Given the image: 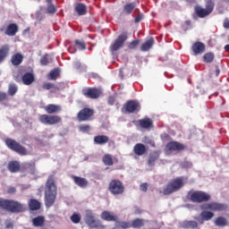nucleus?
<instances>
[{"label": "nucleus", "mask_w": 229, "mask_h": 229, "mask_svg": "<svg viewBox=\"0 0 229 229\" xmlns=\"http://www.w3.org/2000/svg\"><path fill=\"white\" fill-rule=\"evenodd\" d=\"M169 134H167V133H164V134H162L161 135V139H162V140H165V139H169Z\"/></svg>", "instance_id": "13d9d810"}, {"label": "nucleus", "mask_w": 229, "mask_h": 229, "mask_svg": "<svg viewBox=\"0 0 229 229\" xmlns=\"http://www.w3.org/2000/svg\"><path fill=\"white\" fill-rule=\"evenodd\" d=\"M94 109L90 107H84L77 114V120L79 123H87L94 119Z\"/></svg>", "instance_id": "6e6552de"}, {"label": "nucleus", "mask_w": 229, "mask_h": 229, "mask_svg": "<svg viewBox=\"0 0 229 229\" xmlns=\"http://www.w3.org/2000/svg\"><path fill=\"white\" fill-rule=\"evenodd\" d=\"M216 226H226L228 225V220L225 216H218L215 220Z\"/></svg>", "instance_id": "c9c22d12"}, {"label": "nucleus", "mask_w": 229, "mask_h": 229, "mask_svg": "<svg viewBox=\"0 0 229 229\" xmlns=\"http://www.w3.org/2000/svg\"><path fill=\"white\" fill-rule=\"evenodd\" d=\"M92 128L89 124H82L79 126V131H81L82 133H89Z\"/></svg>", "instance_id": "a18cd8bd"}, {"label": "nucleus", "mask_w": 229, "mask_h": 229, "mask_svg": "<svg viewBox=\"0 0 229 229\" xmlns=\"http://www.w3.org/2000/svg\"><path fill=\"white\" fill-rule=\"evenodd\" d=\"M74 10L78 15H87V5L84 4H76Z\"/></svg>", "instance_id": "c756f323"}, {"label": "nucleus", "mask_w": 229, "mask_h": 229, "mask_svg": "<svg viewBox=\"0 0 229 229\" xmlns=\"http://www.w3.org/2000/svg\"><path fill=\"white\" fill-rule=\"evenodd\" d=\"M58 76H60V70L55 69L49 72L48 80H58Z\"/></svg>", "instance_id": "c03bdc74"}, {"label": "nucleus", "mask_w": 229, "mask_h": 229, "mask_svg": "<svg viewBox=\"0 0 229 229\" xmlns=\"http://www.w3.org/2000/svg\"><path fill=\"white\" fill-rule=\"evenodd\" d=\"M155 44V39L153 38H150L148 40L145 41L141 45V51L146 52L149 51L153 47V45Z\"/></svg>", "instance_id": "2f4dec72"}, {"label": "nucleus", "mask_w": 229, "mask_h": 229, "mask_svg": "<svg viewBox=\"0 0 229 229\" xmlns=\"http://www.w3.org/2000/svg\"><path fill=\"white\" fill-rule=\"evenodd\" d=\"M17 90H19L17 84L11 83L9 85V89L7 92L9 96H14L15 94H17Z\"/></svg>", "instance_id": "a19ab883"}, {"label": "nucleus", "mask_w": 229, "mask_h": 229, "mask_svg": "<svg viewBox=\"0 0 229 229\" xmlns=\"http://www.w3.org/2000/svg\"><path fill=\"white\" fill-rule=\"evenodd\" d=\"M203 208H205V210H212L213 212H223V210H226L228 207L226 206V204L210 202V203L205 204L203 206Z\"/></svg>", "instance_id": "2eb2a0df"}, {"label": "nucleus", "mask_w": 229, "mask_h": 229, "mask_svg": "<svg viewBox=\"0 0 229 229\" xmlns=\"http://www.w3.org/2000/svg\"><path fill=\"white\" fill-rule=\"evenodd\" d=\"M24 60L22 54L16 53L11 57V62L14 66L21 65Z\"/></svg>", "instance_id": "c85d7f7f"}, {"label": "nucleus", "mask_w": 229, "mask_h": 229, "mask_svg": "<svg viewBox=\"0 0 229 229\" xmlns=\"http://www.w3.org/2000/svg\"><path fill=\"white\" fill-rule=\"evenodd\" d=\"M16 191L15 187H10L7 190V194H15Z\"/></svg>", "instance_id": "6e6d98bb"}, {"label": "nucleus", "mask_w": 229, "mask_h": 229, "mask_svg": "<svg viewBox=\"0 0 229 229\" xmlns=\"http://www.w3.org/2000/svg\"><path fill=\"white\" fill-rule=\"evenodd\" d=\"M45 112L52 115V114H58L62 112V106L55 104H49L44 107Z\"/></svg>", "instance_id": "6ab92c4d"}, {"label": "nucleus", "mask_w": 229, "mask_h": 229, "mask_svg": "<svg viewBox=\"0 0 229 229\" xmlns=\"http://www.w3.org/2000/svg\"><path fill=\"white\" fill-rule=\"evenodd\" d=\"M108 191L113 196H121L124 194V184L120 180L113 179L109 182Z\"/></svg>", "instance_id": "423d86ee"}, {"label": "nucleus", "mask_w": 229, "mask_h": 229, "mask_svg": "<svg viewBox=\"0 0 229 229\" xmlns=\"http://www.w3.org/2000/svg\"><path fill=\"white\" fill-rule=\"evenodd\" d=\"M186 26H191V20L185 21Z\"/></svg>", "instance_id": "e2e57ef3"}, {"label": "nucleus", "mask_w": 229, "mask_h": 229, "mask_svg": "<svg viewBox=\"0 0 229 229\" xmlns=\"http://www.w3.org/2000/svg\"><path fill=\"white\" fill-rule=\"evenodd\" d=\"M85 223L89 226V228H105V225L101 224V222L96 220V216L91 211H88L85 216Z\"/></svg>", "instance_id": "4468645a"}, {"label": "nucleus", "mask_w": 229, "mask_h": 229, "mask_svg": "<svg viewBox=\"0 0 229 229\" xmlns=\"http://www.w3.org/2000/svg\"><path fill=\"white\" fill-rule=\"evenodd\" d=\"M108 105H114L115 103V97H109L107 100Z\"/></svg>", "instance_id": "5fc2aeb1"}, {"label": "nucleus", "mask_w": 229, "mask_h": 229, "mask_svg": "<svg viewBox=\"0 0 229 229\" xmlns=\"http://www.w3.org/2000/svg\"><path fill=\"white\" fill-rule=\"evenodd\" d=\"M19 32V26L17 23H11L7 25L5 30H4V35H7V37H15L17 33Z\"/></svg>", "instance_id": "f3484780"}, {"label": "nucleus", "mask_w": 229, "mask_h": 229, "mask_svg": "<svg viewBox=\"0 0 229 229\" xmlns=\"http://www.w3.org/2000/svg\"><path fill=\"white\" fill-rule=\"evenodd\" d=\"M134 21H135V22H140V21H142V16H140V15L136 16Z\"/></svg>", "instance_id": "bf43d9fd"}, {"label": "nucleus", "mask_w": 229, "mask_h": 229, "mask_svg": "<svg viewBox=\"0 0 229 229\" xmlns=\"http://www.w3.org/2000/svg\"><path fill=\"white\" fill-rule=\"evenodd\" d=\"M206 10L210 13L214 12V8H216V3L214 0H207L205 4Z\"/></svg>", "instance_id": "e433bc0d"}, {"label": "nucleus", "mask_w": 229, "mask_h": 229, "mask_svg": "<svg viewBox=\"0 0 229 229\" xmlns=\"http://www.w3.org/2000/svg\"><path fill=\"white\" fill-rule=\"evenodd\" d=\"M183 177H177L172 180L163 190L164 196H169L173 192H177L182 187H183Z\"/></svg>", "instance_id": "39448f33"}, {"label": "nucleus", "mask_w": 229, "mask_h": 229, "mask_svg": "<svg viewBox=\"0 0 229 229\" xmlns=\"http://www.w3.org/2000/svg\"><path fill=\"white\" fill-rule=\"evenodd\" d=\"M133 10H135V3H127L123 5V13L125 15H131Z\"/></svg>", "instance_id": "473e14b6"}, {"label": "nucleus", "mask_w": 229, "mask_h": 229, "mask_svg": "<svg viewBox=\"0 0 229 229\" xmlns=\"http://www.w3.org/2000/svg\"><path fill=\"white\" fill-rule=\"evenodd\" d=\"M165 149L173 153V151H184V149H187V147L178 141H170L166 144Z\"/></svg>", "instance_id": "dca6fc26"}, {"label": "nucleus", "mask_w": 229, "mask_h": 229, "mask_svg": "<svg viewBox=\"0 0 229 229\" xmlns=\"http://www.w3.org/2000/svg\"><path fill=\"white\" fill-rule=\"evenodd\" d=\"M144 226V219L135 218L132 222L118 223L117 227L122 229L128 228H142Z\"/></svg>", "instance_id": "ddd939ff"}, {"label": "nucleus", "mask_w": 229, "mask_h": 229, "mask_svg": "<svg viewBox=\"0 0 229 229\" xmlns=\"http://www.w3.org/2000/svg\"><path fill=\"white\" fill-rule=\"evenodd\" d=\"M148 183L144 182L140 184V191H142V192H148Z\"/></svg>", "instance_id": "864d4df0"}, {"label": "nucleus", "mask_w": 229, "mask_h": 229, "mask_svg": "<svg viewBox=\"0 0 229 229\" xmlns=\"http://www.w3.org/2000/svg\"><path fill=\"white\" fill-rule=\"evenodd\" d=\"M191 49L195 55H202L205 53V45L201 41H197L192 45Z\"/></svg>", "instance_id": "aec40b11"}, {"label": "nucleus", "mask_w": 229, "mask_h": 229, "mask_svg": "<svg viewBox=\"0 0 229 229\" xmlns=\"http://www.w3.org/2000/svg\"><path fill=\"white\" fill-rule=\"evenodd\" d=\"M220 72H221V70H219V68L216 67V76H219Z\"/></svg>", "instance_id": "680f3d73"}, {"label": "nucleus", "mask_w": 229, "mask_h": 229, "mask_svg": "<svg viewBox=\"0 0 229 229\" xmlns=\"http://www.w3.org/2000/svg\"><path fill=\"white\" fill-rule=\"evenodd\" d=\"M25 169L30 173V174H35V162L25 164Z\"/></svg>", "instance_id": "79ce46f5"}, {"label": "nucleus", "mask_w": 229, "mask_h": 229, "mask_svg": "<svg viewBox=\"0 0 229 229\" xmlns=\"http://www.w3.org/2000/svg\"><path fill=\"white\" fill-rule=\"evenodd\" d=\"M8 94L5 92H0V101H7Z\"/></svg>", "instance_id": "603ef678"}, {"label": "nucleus", "mask_w": 229, "mask_h": 229, "mask_svg": "<svg viewBox=\"0 0 229 229\" xmlns=\"http://www.w3.org/2000/svg\"><path fill=\"white\" fill-rule=\"evenodd\" d=\"M138 123L140 128H143L144 130H148L153 126V120L148 117L139 120Z\"/></svg>", "instance_id": "a878e982"}, {"label": "nucleus", "mask_w": 229, "mask_h": 229, "mask_svg": "<svg viewBox=\"0 0 229 229\" xmlns=\"http://www.w3.org/2000/svg\"><path fill=\"white\" fill-rule=\"evenodd\" d=\"M21 81L23 85H31L35 82V74L33 72H28L21 77Z\"/></svg>", "instance_id": "412c9836"}, {"label": "nucleus", "mask_w": 229, "mask_h": 229, "mask_svg": "<svg viewBox=\"0 0 229 229\" xmlns=\"http://www.w3.org/2000/svg\"><path fill=\"white\" fill-rule=\"evenodd\" d=\"M72 180H73V182L75 185L78 187H81V189H86V187L89 185V181L83 177L76 176V175H72L71 176Z\"/></svg>", "instance_id": "a211bd4d"}, {"label": "nucleus", "mask_w": 229, "mask_h": 229, "mask_svg": "<svg viewBox=\"0 0 229 229\" xmlns=\"http://www.w3.org/2000/svg\"><path fill=\"white\" fill-rule=\"evenodd\" d=\"M0 208L2 210H6L12 214H21V212H26V207L24 204L8 199L0 198Z\"/></svg>", "instance_id": "f03ea898"}, {"label": "nucleus", "mask_w": 229, "mask_h": 229, "mask_svg": "<svg viewBox=\"0 0 229 229\" xmlns=\"http://www.w3.org/2000/svg\"><path fill=\"white\" fill-rule=\"evenodd\" d=\"M4 144L9 149H11V151H14V153H18V155H21V157H26V155H28V149L12 138L5 139Z\"/></svg>", "instance_id": "20e7f679"}, {"label": "nucleus", "mask_w": 229, "mask_h": 229, "mask_svg": "<svg viewBox=\"0 0 229 229\" xmlns=\"http://www.w3.org/2000/svg\"><path fill=\"white\" fill-rule=\"evenodd\" d=\"M225 50L227 53H229V45H226V46L225 47Z\"/></svg>", "instance_id": "0e129e2a"}, {"label": "nucleus", "mask_w": 229, "mask_h": 229, "mask_svg": "<svg viewBox=\"0 0 229 229\" xmlns=\"http://www.w3.org/2000/svg\"><path fill=\"white\" fill-rule=\"evenodd\" d=\"M140 44V41L139 39L132 40L129 45L128 48L129 49H137V47Z\"/></svg>", "instance_id": "de8ad7c7"}, {"label": "nucleus", "mask_w": 229, "mask_h": 229, "mask_svg": "<svg viewBox=\"0 0 229 229\" xmlns=\"http://www.w3.org/2000/svg\"><path fill=\"white\" fill-rule=\"evenodd\" d=\"M40 64L42 65H47L49 64V55H43L40 59Z\"/></svg>", "instance_id": "3c124183"}, {"label": "nucleus", "mask_w": 229, "mask_h": 229, "mask_svg": "<svg viewBox=\"0 0 229 229\" xmlns=\"http://www.w3.org/2000/svg\"><path fill=\"white\" fill-rule=\"evenodd\" d=\"M200 216L202 221H210L214 217V213L212 211H202Z\"/></svg>", "instance_id": "4c0bfd02"}, {"label": "nucleus", "mask_w": 229, "mask_h": 229, "mask_svg": "<svg viewBox=\"0 0 229 229\" xmlns=\"http://www.w3.org/2000/svg\"><path fill=\"white\" fill-rule=\"evenodd\" d=\"M75 46L81 51H85V49H87V45L85 44V41H83V40L76 39Z\"/></svg>", "instance_id": "37998d69"}, {"label": "nucleus", "mask_w": 229, "mask_h": 229, "mask_svg": "<svg viewBox=\"0 0 229 229\" xmlns=\"http://www.w3.org/2000/svg\"><path fill=\"white\" fill-rule=\"evenodd\" d=\"M214 54H212V52L209 53H206L203 55V62L204 64H212L214 62Z\"/></svg>", "instance_id": "58836bf2"}, {"label": "nucleus", "mask_w": 229, "mask_h": 229, "mask_svg": "<svg viewBox=\"0 0 229 229\" xmlns=\"http://www.w3.org/2000/svg\"><path fill=\"white\" fill-rule=\"evenodd\" d=\"M45 223H46V217H44L43 216H38L32 219V225L33 226H36V227H42L44 226Z\"/></svg>", "instance_id": "7c9ffc66"}, {"label": "nucleus", "mask_w": 229, "mask_h": 229, "mask_svg": "<svg viewBox=\"0 0 229 229\" xmlns=\"http://www.w3.org/2000/svg\"><path fill=\"white\" fill-rule=\"evenodd\" d=\"M7 169L10 173H19L21 171V164L18 161H11L8 163Z\"/></svg>", "instance_id": "cd10ccee"}, {"label": "nucleus", "mask_w": 229, "mask_h": 229, "mask_svg": "<svg viewBox=\"0 0 229 229\" xmlns=\"http://www.w3.org/2000/svg\"><path fill=\"white\" fill-rule=\"evenodd\" d=\"M40 207H42V204L37 199H30L29 200V208L32 212H35V210H40Z\"/></svg>", "instance_id": "bb28decb"}, {"label": "nucleus", "mask_w": 229, "mask_h": 229, "mask_svg": "<svg viewBox=\"0 0 229 229\" xmlns=\"http://www.w3.org/2000/svg\"><path fill=\"white\" fill-rule=\"evenodd\" d=\"M10 55V45L5 44L0 47V64Z\"/></svg>", "instance_id": "393cba45"}, {"label": "nucleus", "mask_w": 229, "mask_h": 229, "mask_svg": "<svg viewBox=\"0 0 229 229\" xmlns=\"http://www.w3.org/2000/svg\"><path fill=\"white\" fill-rule=\"evenodd\" d=\"M182 228H198V222L194 220H185L184 222H182Z\"/></svg>", "instance_id": "f704fd0d"}, {"label": "nucleus", "mask_w": 229, "mask_h": 229, "mask_svg": "<svg viewBox=\"0 0 229 229\" xmlns=\"http://www.w3.org/2000/svg\"><path fill=\"white\" fill-rule=\"evenodd\" d=\"M0 31H2V32L4 31V29H0Z\"/></svg>", "instance_id": "338daca9"}, {"label": "nucleus", "mask_w": 229, "mask_h": 229, "mask_svg": "<svg viewBox=\"0 0 229 229\" xmlns=\"http://www.w3.org/2000/svg\"><path fill=\"white\" fill-rule=\"evenodd\" d=\"M186 199L191 203H207L212 199V197L203 191H190L186 195Z\"/></svg>", "instance_id": "7ed1b4c3"}, {"label": "nucleus", "mask_w": 229, "mask_h": 229, "mask_svg": "<svg viewBox=\"0 0 229 229\" xmlns=\"http://www.w3.org/2000/svg\"><path fill=\"white\" fill-rule=\"evenodd\" d=\"M140 103L137 100H128L123 106V114H139L140 112Z\"/></svg>", "instance_id": "0eeeda50"}, {"label": "nucleus", "mask_w": 229, "mask_h": 229, "mask_svg": "<svg viewBox=\"0 0 229 229\" xmlns=\"http://www.w3.org/2000/svg\"><path fill=\"white\" fill-rule=\"evenodd\" d=\"M56 196H58V188L55 177L49 176L45 185V207L47 208H51L55 205Z\"/></svg>", "instance_id": "f257e3e1"}, {"label": "nucleus", "mask_w": 229, "mask_h": 229, "mask_svg": "<svg viewBox=\"0 0 229 229\" xmlns=\"http://www.w3.org/2000/svg\"><path fill=\"white\" fill-rule=\"evenodd\" d=\"M160 157V154H158V151H154L150 153L148 160V165H155V162L158 160V157Z\"/></svg>", "instance_id": "72a5a7b5"}, {"label": "nucleus", "mask_w": 229, "mask_h": 229, "mask_svg": "<svg viewBox=\"0 0 229 229\" xmlns=\"http://www.w3.org/2000/svg\"><path fill=\"white\" fill-rule=\"evenodd\" d=\"M194 10L197 17H199V19H205V17H208V15H210L208 10L201 7V5H196Z\"/></svg>", "instance_id": "b1692460"}, {"label": "nucleus", "mask_w": 229, "mask_h": 229, "mask_svg": "<svg viewBox=\"0 0 229 229\" xmlns=\"http://www.w3.org/2000/svg\"><path fill=\"white\" fill-rule=\"evenodd\" d=\"M103 91L99 88H84L82 95L89 99H99Z\"/></svg>", "instance_id": "f8f14e48"}, {"label": "nucleus", "mask_w": 229, "mask_h": 229, "mask_svg": "<svg viewBox=\"0 0 229 229\" xmlns=\"http://www.w3.org/2000/svg\"><path fill=\"white\" fill-rule=\"evenodd\" d=\"M48 4H53V0H46Z\"/></svg>", "instance_id": "69168bd1"}, {"label": "nucleus", "mask_w": 229, "mask_h": 229, "mask_svg": "<svg viewBox=\"0 0 229 229\" xmlns=\"http://www.w3.org/2000/svg\"><path fill=\"white\" fill-rule=\"evenodd\" d=\"M110 138L106 135H97L94 137V144L98 146H105V144H108Z\"/></svg>", "instance_id": "5701e85b"}, {"label": "nucleus", "mask_w": 229, "mask_h": 229, "mask_svg": "<svg viewBox=\"0 0 229 229\" xmlns=\"http://www.w3.org/2000/svg\"><path fill=\"white\" fill-rule=\"evenodd\" d=\"M100 219L102 221H107V223H114L115 229H122V227H118V223H123V221H119V216L115 215L114 212H110L108 210H105L100 214Z\"/></svg>", "instance_id": "9b49d317"}, {"label": "nucleus", "mask_w": 229, "mask_h": 229, "mask_svg": "<svg viewBox=\"0 0 229 229\" xmlns=\"http://www.w3.org/2000/svg\"><path fill=\"white\" fill-rule=\"evenodd\" d=\"M148 149L146 148V145L142 143H137L133 147V153L137 155L138 157H142V155H146V152Z\"/></svg>", "instance_id": "4be33fe9"}, {"label": "nucleus", "mask_w": 229, "mask_h": 229, "mask_svg": "<svg viewBox=\"0 0 229 229\" xmlns=\"http://www.w3.org/2000/svg\"><path fill=\"white\" fill-rule=\"evenodd\" d=\"M224 28H226V29L229 28V21H228V20H226V21L224 22Z\"/></svg>", "instance_id": "052dcab7"}, {"label": "nucleus", "mask_w": 229, "mask_h": 229, "mask_svg": "<svg viewBox=\"0 0 229 229\" xmlns=\"http://www.w3.org/2000/svg\"><path fill=\"white\" fill-rule=\"evenodd\" d=\"M71 221H72L75 225H78V223H80V221H81V216L80 215L74 213L71 216Z\"/></svg>", "instance_id": "09e8293b"}, {"label": "nucleus", "mask_w": 229, "mask_h": 229, "mask_svg": "<svg viewBox=\"0 0 229 229\" xmlns=\"http://www.w3.org/2000/svg\"><path fill=\"white\" fill-rule=\"evenodd\" d=\"M128 40V32L124 31L118 36V38L114 40V42L110 46L111 53H115V51H119L121 47H124V43Z\"/></svg>", "instance_id": "9d476101"}, {"label": "nucleus", "mask_w": 229, "mask_h": 229, "mask_svg": "<svg viewBox=\"0 0 229 229\" xmlns=\"http://www.w3.org/2000/svg\"><path fill=\"white\" fill-rule=\"evenodd\" d=\"M47 12L51 15H54V13H56V6H55L53 4H48L47 7Z\"/></svg>", "instance_id": "49530a36"}, {"label": "nucleus", "mask_w": 229, "mask_h": 229, "mask_svg": "<svg viewBox=\"0 0 229 229\" xmlns=\"http://www.w3.org/2000/svg\"><path fill=\"white\" fill-rule=\"evenodd\" d=\"M102 162L105 165H114V159L110 154H106L102 158Z\"/></svg>", "instance_id": "ea45409f"}, {"label": "nucleus", "mask_w": 229, "mask_h": 229, "mask_svg": "<svg viewBox=\"0 0 229 229\" xmlns=\"http://www.w3.org/2000/svg\"><path fill=\"white\" fill-rule=\"evenodd\" d=\"M42 89H44L45 90H51V89H55V84L51 82H44Z\"/></svg>", "instance_id": "8fccbe9b"}, {"label": "nucleus", "mask_w": 229, "mask_h": 229, "mask_svg": "<svg viewBox=\"0 0 229 229\" xmlns=\"http://www.w3.org/2000/svg\"><path fill=\"white\" fill-rule=\"evenodd\" d=\"M5 228H13V223H12L11 221H6L5 222Z\"/></svg>", "instance_id": "4d7b16f0"}, {"label": "nucleus", "mask_w": 229, "mask_h": 229, "mask_svg": "<svg viewBox=\"0 0 229 229\" xmlns=\"http://www.w3.org/2000/svg\"><path fill=\"white\" fill-rule=\"evenodd\" d=\"M39 123H41V124L53 126L55 124H60V123H62V117L60 115L41 114L39 115Z\"/></svg>", "instance_id": "1a4fd4ad"}]
</instances>
